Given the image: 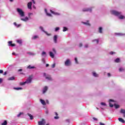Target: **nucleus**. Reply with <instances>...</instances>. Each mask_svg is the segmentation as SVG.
I'll return each mask as SVG.
<instances>
[{
	"label": "nucleus",
	"mask_w": 125,
	"mask_h": 125,
	"mask_svg": "<svg viewBox=\"0 0 125 125\" xmlns=\"http://www.w3.org/2000/svg\"><path fill=\"white\" fill-rule=\"evenodd\" d=\"M22 71H23L22 69H20L18 70V72H22Z\"/></svg>",
	"instance_id": "obj_53"
},
{
	"label": "nucleus",
	"mask_w": 125,
	"mask_h": 125,
	"mask_svg": "<svg viewBox=\"0 0 125 125\" xmlns=\"http://www.w3.org/2000/svg\"><path fill=\"white\" fill-rule=\"evenodd\" d=\"M43 76H44V77H45V76H46V73H43Z\"/></svg>",
	"instance_id": "obj_61"
},
{
	"label": "nucleus",
	"mask_w": 125,
	"mask_h": 125,
	"mask_svg": "<svg viewBox=\"0 0 125 125\" xmlns=\"http://www.w3.org/2000/svg\"><path fill=\"white\" fill-rule=\"evenodd\" d=\"M116 53L113 52V51H111L109 53V54H110L111 55H113V54H115Z\"/></svg>",
	"instance_id": "obj_41"
},
{
	"label": "nucleus",
	"mask_w": 125,
	"mask_h": 125,
	"mask_svg": "<svg viewBox=\"0 0 125 125\" xmlns=\"http://www.w3.org/2000/svg\"><path fill=\"white\" fill-rule=\"evenodd\" d=\"M58 30H59V27H56L55 29V31L57 32V31H58Z\"/></svg>",
	"instance_id": "obj_48"
},
{
	"label": "nucleus",
	"mask_w": 125,
	"mask_h": 125,
	"mask_svg": "<svg viewBox=\"0 0 125 125\" xmlns=\"http://www.w3.org/2000/svg\"><path fill=\"white\" fill-rule=\"evenodd\" d=\"M32 4H33L32 2H29L27 3V7L28 9H32Z\"/></svg>",
	"instance_id": "obj_7"
},
{
	"label": "nucleus",
	"mask_w": 125,
	"mask_h": 125,
	"mask_svg": "<svg viewBox=\"0 0 125 125\" xmlns=\"http://www.w3.org/2000/svg\"><path fill=\"white\" fill-rule=\"evenodd\" d=\"M115 35H117V36H123L121 33H115Z\"/></svg>",
	"instance_id": "obj_42"
},
{
	"label": "nucleus",
	"mask_w": 125,
	"mask_h": 125,
	"mask_svg": "<svg viewBox=\"0 0 125 125\" xmlns=\"http://www.w3.org/2000/svg\"><path fill=\"white\" fill-rule=\"evenodd\" d=\"M119 19H125V16L121 15L119 17Z\"/></svg>",
	"instance_id": "obj_27"
},
{
	"label": "nucleus",
	"mask_w": 125,
	"mask_h": 125,
	"mask_svg": "<svg viewBox=\"0 0 125 125\" xmlns=\"http://www.w3.org/2000/svg\"><path fill=\"white\" fill-rule=\"evenodd\" d=\"M15 89H16V90H19L20 89H22L21 87H16L14 88Z\"/></svg>",
	"instance_id": "obj_35"
},
{
	"label": "nucleus",
	"mask_w": 125,
	"mask_h": 125,
	"mask_svg": "<svg viewBox=\"0 0 125 125\" xmlns=\"http://www.w3.org/2000/svg\"><path fill=\"white\" fill-rule=\"evenodd\" d=\"M45 33L46 35H47V36H50V34H48L47 32H45Z\"/></svg>",
	"instance_id": "obj_56"
},
{
	"label": "nucleus",
	"mask_w": 125,
	"mask_h": 125,
	"mask_svg": "<svg viewBox=\"0 0 125 125\" xmlns=\"http://www.w3.org/2000/svg\"><path fill=\"white\" fill-rule=\"evenodd\" d=\"M14 25L17 27V28H19L21 26V24H18L16 22H14Z\"/></svg>",
	"instance_id": "obj_15"
},
{
	"label": "nucleus",
	"mask_w": 125,
	"mask_h": 125,
	"mask_svg": "<svg viewBox=\"0 0 125 125\" xmlns=\"http://www.w3.org/2000/svg\"><path fill=\"white\" fill-rule=\"evenodd\" d=\"M64 64L65 66H68L71 65V61H70V60L67 59L64 62Z\"/></svg>",
	"instance_id": "obj_5"
},
{
	"label": "nucleus",
	"mask_w": 125,
	"mask_h": 125,
	"mask_svg": "<svg viewBox=\"0 0 125 125\" xmlns=\"http://www.w3.org/2000/svg\"><path fill=\"white\" fill-rule=\"evenodd\" d=\"M53 51L55 54H56V50L55 48H53Z\"/></svg>",
	"instance_id": "obj_43"
},
{
	"label": "nucleus",
	"mask_w": 125,
	"mask_h": 125,
	"mask_svg": "<svg viewBox=\"0 0 125 125\" xmlns=\"http://www.w3.org/2000/svg\"><path fill=\"white\" fill-rule=\"evenodd\" d=\"M23 114L22 112H20L17 116V117H20V116H21V115H22Z\"/></svg>",
	"instance_id": "obj_44"
},
{
	"label": "nucleus",
	"mask_w": 125,
	"mask_h": 125,
	"mask_svg": "<svg viewBox=\"0 0 125 125\" xmlns=\"http://www.w3.org/2000/svg\"><path fill=\"white\" fill-rule=\"evenodd\" d=\"M100 125H105V124L100 122Z\"/></svg>",
	"instance_id": "obj_51"
},
{
	"label": "nucleus",
	"mask_w": 125,
	"mask_h": 125,
	"mask_svg": "<svg viewBox=\"0 0 125 125\" xmlns=\"http://www.w3.org/2000/svg\"><path fill=\"white\" fill-rule=\"evenodd\" d=\"M48 66H49V64L48 63L46 64V67H48Z\"/></svg>",
	"instance_id": "obj_59"
},
{
	"label": "nucleus",
	"mask_w": 125,
	"mask_h": 125,
	"mask_svg": "<svg viewBox=\"0 0 125 125\" xmlns=\"http://www.w3.org/2000/svg\"><path fill=\"white\" fill-rule=\"evenodd\" d=\"M36 39H39V36H34L32 37V40H36Z\"/></svg>",
	"instance_id": "obj_25"
},
{
	"label": "nucleus",
	"mask_w": 125,
	"mask_h": 125,
	"mask_svg": "<svg viewBox=\"0 0 125 125\" xmlns=\"http://www.w3.org/2000/svg\"><path fill=\"white\" fill-rule=\"evenodd\" d=\"M8 81H14L15 80V78L14 77H10L8 79Z\"/></svg>",
	"instance_id": "obj_19"
},
{
	"label": "nucleus",
	"mask_w": 125,
	"mask_h": 125,
	"mask_svg": "<svg viewBox=\"0 0 125 125\" xmlns=\"http://www.w3.org/2000/svg\"><path fill=\"white\" fill-rule=\"evenodd\" d=\"M120 113L121 114H124V117L125 118V110L124 109H121V111H120Z\"/></svg>",
	"instance_id": "obj_10"
},
{
	"label": "nucleus",
	"mask_w": 125,
	"mask_h": 125,
	"mask_svg": "<svg viewBox=\"0 0 125 125\" xmlns=\"http://www.w3.org/2000/svg\"><path fill=\"white\" fill-rule=\"evenodd\" d=\"M45 79L46 80H49V81H51L52 80V79L51 78V77H50V76H49L48 77H46Z\"/></svg>",
	"instance_id": "obj_20"
},
{
	"label": "nucleus",
	"mask_w": 125,
	"mask_h": 125,
	"mask_svg": "<svg viewBox=\"0 0 125 125\" xmlns=\"http://www.w3.org/2000/svg\"><path fill=\"white\" fill-rule=\"evenodd\" d=\"M54 42L55 43H57V35H55L54 36Z\"/></svg>",
	"instance_id": "obj_12"
},
{
	"label": "nucleus",
	"mask_w": 125,
	"mask_h": 125,
	"mask_svg": "<svg viewBox=\"0 0 125 125\" xmlns=\"http://www.w3.org/2000/svg\"><path fill=\"white\" fill-rule=\"evenodd\" d=\"M68 29L67 27H63V32H66V31H67Z\"/></svg>",
	"instance_id": "obj_34"
},
{
	"label": "nucleus",
	"mask_w": 125,
	"mask_h": 125,
	"mask_svg": "<svg viewBox=\"0 0 125 125\" xmlns=\"http://www.w3.org/2000/svg\"><path fill=\"white\" fill-rule=\"evenodd\" d=\"M93 120H94V121H98L97 118H96L95 117H93Z\"/></svg>",
	"instance_id": "obj_49"
},
{
	"label": "nucleus",
	"mask_w": 125,
	"mask_h": 125,
	"mask_svg": "<svg viewBox=\"0 0 125 125\" xmlns=\"http://www.w3.org/2000/svg\"><path fill=\"white\" fill-rule=\"evenodd\" d=\"M42 56H43V55H45V56H46V53L44 51H43L42 53Z\"/></svg>",
	"instance_id": "obj_31"
},
{
	"label": "nucleus",
	"mask_w": 125,
	"mask_h": 125,
	"mask_svg": "<svg viewBox=\"0 0 125 125\" xmlns=\"http://www.w3.org/2000/svg\"><path fill=\"white\" fill-rule=\"evenodd\" d=\"M82 46H83V43H80L79 44V47H82Z\"/></svg>",
	"instance_id": "obj_50"
},
{
	"label": "nucleus",
	"mask_w": 125,
	"mask_h": 125,
	"mask_svg": "<svg viewBox=\"0 0 125 125\" xmlns=\"http://www.w3.org/2000/svg\"><path fill=\"white\" fill-rule=\"evenodd\" d=\"M89 21H87V22H83V24L84 25H86V26H90V23H89Z\"/></svg>",
	"instance_id": "obj_9"
},
{
	"label": "nucleus",
	"mask_w": 125,
	"mask_h": 125,
	"mask_svg": "<svg viewBox=\"0 0 125 125\" xmlns=\"http://www.w3.org/2000/svg\"><path fill=\"white\" fill-rule=\"evenodd\" d=\"M39 125H45V120L44 119H42L41 121L38 122Z\"/></svg>",
	"instance_id": "obj_4"
},
{
	"label": "nucleus",
	"mask_w": 125,
	"mask_h": 125,
	"mask_svg": "<svg viewBox=\"0 0 125 125\" xmlns=\"http://www.w3.org/2000/svg\"><path fill=\"white\" fill-rule=\"evenodd\" d=\"M93 75L94 76V77H98V74H97L95 72H93Z\"/></svg>",
	"instance_id": "obj_28"
},
{
	"label": "nucleus",
	"mask_w": 125,
	"mask_h": 125,
	"mask_svg": "<svg viewBox=\"0 0 125 125\" xmlns=\"http://www.w3.org/2000/svg\"><path fill=\"white\" fill-rule=\"evenodd\" d=\"M27 68L29 69H35V66H31V65H29Z\"/></svg>",
	"instance_id": "obj_29"
},
{
	"label": "nucleus",
	"mask_w": 125,
	"mask_h": 125,
	"mask_svg": "<svg viewBox=\"0 0 125 125\" xmlns=\"http://www.w3.org/2000/svg\"><path fill=\"white\" fill-rule=\"evenodd\" d=\"M83 12L90 11V12H91L92 10H91V8H86L83 9Z\"/></svg>",
	"instance_id": "obj_8"
},
{
	"label": "nucleus",
	"mask_w": 125,
	"mask_h": 125,
	"mask_svg": "<svg viewBox=\"0 0 125 125\" xmlns=\"http://www.w3.org/2000/svg\"><path fill=\"white\" fill-rule=\"evenodd\" d=\"M84 47H88V45L85 44Z\"/></svg>",
	"instance_id": "obj_58"
},
{
	"label": "nucleus",
	"mask_w": 125,
	"mask_h": 125,
	"mask_svg": "<svg viewBox=\"0 0 125 125\" xmlns=\"http://www.w3.org/2000/svg\"><path fill=\"white\" fill-rule=\"evenodd\" d=\"M114 106H115L116 109H118V108L120 107V105H119L118 104H115Z\"/></svg>",
	"instance_id": "obj_36"
},
{
	"label": "nucleus",
	"mask_w": 125,
	"mask_h": 125,
	"mask_svg": "<svg viewBox=\"0 0 125 125\" xmlns=\"http://www.w3.org/2000/svg\"><path fill=\"white\" fill-rule=\"evenodd\" d=\"M109 101L111 102H113L114 101H113V100H112V99H110Z\"/></svg>",
	"instance_id": "obj_62"
},
{
	"label": "nucleus",
	"mask_w": 125,
	"mask_h": 125,
	"mask_svg": "<svg viewBox=\"0 0 125 125\" xmlns=\"http://www.w3.org/2000/svg\"><path fill=\"white\" fill-rule=\"evenodd\" d=\"M17 12H18V13L20 14V15L21 17H24V16H25V14L23 12V11L22 10V9H20V8H17Z\"/></svg>",
	"instance_id": "obj_1"
},
{
	"label": "nucleus",
	"mask_w": 125,
	"mask_h": 125,
	"mask_svg": "<svg viewBox=\"0 0 125 125\" xmlns=\"http://www.w3.org/2000/svg\"><path fill=\"white\" fill-rule=\"evenodd\" d=\"M107 76H108V77H111V74H110V73H107Z\"/></svg>",
	"instance_id": "obj_57"
},
{
	"label": "nucleus",
	"mask_w": 125,
	"mask_h": 125,
	"mask_svg": "<svg viewBox=\"0 0 125 125\" xmlns=\"http://www.w3.org/2000/svg\"><path fill=\"white\" fill-rule=\"evenodd\" d=\"M26 83H27V82H21L20 83V85H24V84H26Z\"/></svg>",
	"instance_id": "obj_26"
},
{
	"label": "nucleus",
	"mask_w": 125,
	"mask_h": 125,
	"mask_svg": "<svg viewBox=\"0 0 125 125\" xmlns=\"http://www.w3.org/2000/svg\"><path fill=\"white\" fill-rule=\"evenodd\" d=\"M2 125H7V121L5 120L3 123L1 124Z\"/></svg>",
	"instance_id": "obj_23"
},
{
	"label": "nucleus",
	"mask_w": 125,
	"mask_h": 125,
	"mask_svg": "<svg viewBox=\"0 0 125 125\" xmlns=\"http://www.w3.org/2000/svg\"><path fill=\"white\" fill-rule=\"evenodd\" d=\"M2 73H3V70H0V74H2Z\"/></svg>",
	"instance_id": "obj_52"
},
{
	"label": "nucleus",
	"mask_w": 125,
	"mask_h": 125,
	"mask_svg": "<svg viewBox=\"0 0 125 125\" xmlns=\"http://www.w3.org/2000/svg\"><path fill=\"white\" fill-rule=\"evenodd\" d=\"M29 18L27 17H26L25 19H21L22 21H28Z\"/></svg>",
	"instance_id": "obj_18"
},
{
	"label": "nucleus",
	"mask_w": 125,
	"mask_h": 125,
	"mask_svg": "<svg viewBox=\"0 0 125 125\" xmlns=\"http://www.w3.org/2000/svg\"><path fill=\"white\" fill-rule=\"evenodd\" d=\"M55 115L56 116H55L54 119H55V120H58V119H59V117H58V113H57V112H55Z\"/></svg>",
	"instance_id": "obj_17"
},
{
	"label": "nucleus",
	"mask_w": 125,
	"mask_h": 125,
	"mask_svg": "<svg viewBox=\"0 0 125 125\" xmlns=\"http://www.w3.org/2000/svg\"><path fill=\"white\" fill-rule=\"evenodd\" d=\"M27 115H28V116H29V117H30V120H33L34 119V117L30 114L28 113Z\"/></svg>",
	"instance_id": "obj_22"
},
{
	"label": "nucleus",
	"mask_w": 125,
	"mask_h": 125,
	"mask_svg": "<svg viewBox=\"0 0 125 125\" xmlns=\"http://www.w3.org/2000/svg\"><path fill=\"white\" fill-rule=\"evenodd\" d=\"M102 30H103V29H102V27H99V32H102Z\"/></svg>",
	"instance_id": "obj_39"
},
{
	"label": "nucleus",
	"mask_w": 125,
	"mask_h": 125,
	"mask_svg": "<svg viewBox=\"0 0 125 125\" xmlns=\"http://www.w3.org/2000/svg\"><path fill=\"white\" fill-rule=\"evenodd\" d=\"M42 62L44 63L45 64V60L44 59H42Z\"/></svg>",
	"instance_id": "obj_45"
},
{
	"label": "nucleus",
	"mask_w": 125,
	"mask_h": 125,
	"mask_svg": "<svg viewBox=\"0 0 125 125\" xmlns=\"http://www.w3.org/2000/svg\"><path fill=\"white\" fill-rule=\"evenodd\" d=\"M32 1H33V3H36V1H35V0H32Z\"/></svg>",
	"instance_id": "obj_60"
},
{
	"label": "nucleus",
	"mask_w": 125,
	"mask_h": 125,
	"mask_svg": "<svg viewBox=\"0 0 125 125\" xmlns=\"http://www.w3.org/2000/svg\"><path fill=\"white\" fill-rule=\"evenodd\" d=\"M56 64L55 63H54L52 65V68H55V66H56Z\"/></svg>",
	"instance_id": "obj_46"
},
{
	"label": "nucleus",
	"mask_w": 125,
	"mask_h": 125,
	"mask_svg": "<svg viewBox=\"0 0 125 125\" xmlns=\"http://www.w3.org/2000/svg\"><path fill=\"white\" fill-rule=\"evenodd\" d=\"M101 105L103 106H106V104L105 103H101Z\"/></svg>",
	"instance_id": "obj_37"
},
{
	"label": "nucleus",
	"mask_w": 125,
	"mask_h": 125,
	"mask_svg": "<svg viewBox=\"0 0 125 125\" xmlns=\"http://www.w3.org/2000/svg\"><path fill=\"white\" fill-rule=\"evenodd\" d=\"M45 113H46V114H48V110H46Z\"/></svg>",
	"instance_id": "obj_63"
},
{
	"label": "nucleus",
	"mask_w": 125,
	"mask_h": 125,
	"mask_svg": "<svg viewBox=\"0 0 125 125\" xmlns=\"http://www.w3.org/2000/svg\"><path fill=\"white\" fill-rule=\"evenodd\" d=\"M111 14H113V15H115V16H120L121 14H122V13L120 12H118L117 11H111Z\"/></svg>",
	"instance_id": "obj_2"
},
{
	"label": "nucleus",
	"mask_w": 125,
	"mask_h": 125,
	"mask_svg": "<svg viewBox=\"0 0 125 125\" xmlns=\"http://www.w3.org/2000/svg\"><path fill=\"white\" fill-rule=\"evenodd\" d=\"M2 83V79L0 78V83Z\"/></svg>",
	"instance_id": "obj_54"
},
{
	"label": "nucleus",
	"mask_w": 125,
	"mask_h": 125,
	"mask_svg": "<svg viewBox=\"0 0 125 125\" xmlns=\"http://www.w3.org/2000/svg\"><path fill=\"white\" fill-rule=\"evenodd\" d=\"M33 79V76H30L29 78L26 80V83H32V80Z\"/></svg>",
	"instance_id": "obj_3"
},
{
	"label": "nucleus",
	"mask_w": 125,
	"mask_h": 125,
	"mask_svg": "<svg viewBox=\"0 0 125 125\" xmlns=\"http://www.w3.org/2000/svg\"><path fill=\"white\" fill-rule=\"evenodd\" d=\"M125 71V69L123 68H119V72H124Z\"/></svg>",
	"instance_id": "obj_32"
},
{
	"label": "nucleus",
	"mask_w": 125,
	"mask_h": 125,
	"mask_svg": "<svg viewBox=\"0 0 125 125\" xmlns=\"http://www.w3.org/2000/svg\"><path fill=\"white\" fill-rule=\"evenodd\" d=\"M93 42H96L97 43H98V42H99V40L95 39L93 40Z\"/></svg>",
	"instance_id": "obj_38"
},
{
	"label": "nucleus",
	"mask_w": 125,
	"mask_h": 125,
	"mask_svg": "<svg viewBox=\"0 0 125 125\" xmlns=\"http://www.w3.org/2000/svg\"><path fill=\"white\" fill-rule=\"evenodd\" d=\"M118 120L119 121V122L123 123V124H125V120H124V119H123V118H120L118 119Z\"/></svg>",
	"instance_id": "obj_13"
},
{
	"label": "nucleus",
	"mask_w": 125,
	"mask_h": 125,
	"mask_svg": "<svg viewBox=\"0 0 125 125\" xmlns=\"http://www.w3.org/2000/svg\"><path fill=\"white\" fill-rule=\"evenodd\" d=\"M40 29H41L42 32H44V31L43 30V28L42 26H40Z\"/></svg>",
	"instance_id": "obj_40"
},
{
	"label": "nucleus",
	"mask_w": 125,
	"mask_h": 125,
	"mask_svg": "<svg viewBox=\"0 0 125 125\" xmlns=\"http://www.w3.org/2000/svg\"><path fill=\"white\" fill-rule=\"evenodd\" d=\"M50 56L51 57V58H54V54L52 53V52H49Z\"/></svg>",
	"instance_id": "obj_14"
},
{
	"label": "nucleus",
	"mask_w": 125,
	"mask_h": 125,
	"mask_svg": "<svg viewBox=\"0 0 125 125\" xmlns=\"http://www.w3.org/2000/svg\"><path fill=\"white\" fill-rule=\"evenodd\" d=\"M47 15H48V16H51V14L47 13Z\"/></svg>",
	"instance_id": "obj_55"
},
{
	"label": "nucleus",
	"mask_w": 125,
	"mask_h": 125,
	"mask_svg": "<svg viewBox=\"0 0 125 125\" xmlns=\"http://www.w3.org/2000/svg\"><path fill=\"white\" fill-rule=\"evenodd\" d=\"M17 42H18V43H19L20 44H21V43H22V41H21V40H17Z\"/></svg>",
	"instance_id": "obj_30"
},
{
	"label": "nucleus",
	"mask_w": 125,
	"mask_h": 125,
	"mask_svg": "<svg viewBox=\"0 0 125 125\" xmlns=\"http://www.w3.org/2000/svg\"><path fill=\"white\" fill-rule=\"evenodd\" d=\"M109 106H110V107H111V108H112V107H114V105H113V104H111V103H109Z\"/></svg>",
	"instance_id": "obj_47"
},
{
	"label": "nucleus",
	"mask_w": 125,
	"mask_h": 125,
	"mask_svg": "<svg viewBox=\"0 0 125 125\" xmlns=\"http://www.w3.org/2000/svg\"><path fill=\"white\" fill-rule=\"evenodd\" d=\"M12 55H15V53L14 52L12 53Z\"/></svg>",
	"instance_id": "obj_64"
},
{
	"label": "nucleus",
	"mask_w": 125,
	"mask_h": 125,
	"mask_svg": "<svg viewBox=\"0 0 125 125\" xmlns=\"http://www.w3.org/2000/svg\"><path fill=\"white\" fill-rule=\"evenodd\" d=\"M48 87L47 86H45L44 88L43 89V93L44 94L45 93V92H46V91H47L48 89Z\"/></svg>",
	"instance_id": "obj_11"
},
{
	"label": "nucleus",
	"mask_w": 125,
	"mask_h": 125,
	"mask_svg": "<svg viewBox=\"0 0 125 125\" xmlns=\"http://www.w3.org/2000/svg\"><path fill=\"white\" fill-rule=\"evenodd\" d=\"M8 46H12V47H13V46H15V43H12V41H9L8 42Z\"/></svg>",
	"instance_id": "obj_6"
},
{
	"label": "nucleus",
	"mask_w": 125,
	"mask_h": 125,
	"mask_svg": "<svg viewBox=\"0 0 125 125\" xmlns=\"http://www.w3.org/2000/svg\"><path fill=\"white\" fill-rule=\"evenodd\" d=\"M75 61L76 64H79V62H78V59L77 58H75Z\"/></svg>",
	"instance_id": "obj_33"
},
{
	"label": "nucleus",
	"mask_w": 125,
	"mask_h": 125,
	"mask_svg": "<svg viewBox=\"0 0 125 125\" xmlns=\"http://www.w3.org/2000/svg\"><path fill=\"white\" fill-rule=\"evenodd\" d=\"M120 61V60L119 58H117L115 60V62H116V63H119Z\"/></svg>",
	"instance_id": "obj_24"
},
{
	"label": "nucleus",
	"mask_w": 125,
	"mask_h": 125,
	"mask_svg": "<svg viewBox=\"0 0 125 125\" xmlns=\"http://www.w3.org/2000/svg\"><path fill=\"white\" fill-rule=\"evenodd\" d=\"M40 101H41L42 104V105H43L44 106L45 105V102L44 101V100H43L42 99H41Z\"/></svg>",
	"instance_id": "obj_16"
},
{
	"label": "nucleus",
	"mask_w": 125,
	"mask_h": 125,
	"mask_svg": "<svg viewBox=\"0 0 125 125\" xmlns=\"http://www.w3.org/2000/svg\"><path fill=\"white\" fill-rule=\"evenodd\" d=\"M50 11L51 13H52V14H55V15H58V14L57 13H55L52 10H50Z\"/></svg>",
	"instance_id": "obj_21"
}]
</instances>
